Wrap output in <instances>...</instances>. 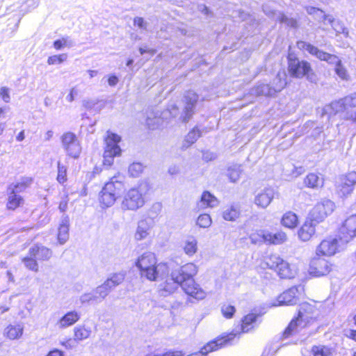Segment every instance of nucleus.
<instances>
[{
	"label": "nucleus",
	"instance_id": "6ab92c4d",
	"mask_svg": "<svg viewBox=\"0 0 356 356\" xmlns=\"http://www.w3.org/2000/svg\"><path fill=\"white\" fill-rule=\"evenodd\" d=\"M275 194V191L273 188H265L256 194L254 202L258 207L266 209L273 201Z\"/></svg>",
	"mask_w": 356,
	"mask_h": 356
},
{
	"label": "nucleus",
	"instance_id": "2eb2a0df",
	"mask_svg": "<svg viewBox=\"0 0 356 356\" xmlns=\"http://www.w3.org/2000/svg\"><path fill=\"white\" fill-rule=\"evenodd\" d=\"M301 290H302L301 286L290 288L280 294L271 306L277 307L296 304Z\"/></svg>",
	"mask_w": 356,
	"mask_h": 356
},
{
	"label": "nucleus",
	"instance_id": "ddd939ff",
	"mask_svg": "<svg viewBox=\"0 0 356 356\" xmlns=\"http://www.w3.org/2000/svg\"><path fill=\"white\" fill-rule=\"evenodd\" d=\"M198 272V267L195 264L190 262L181 266L179 268L172 272V277L183 283L186 280H193V277Z\"/></svg>",
	"mask_w": 356,
	"mask_h": 356
},
{
	"label": "nucleus",
	"instance_id": "1a4fd4ad",
	"mask_svg": "<svg viewBox=\"0 0 356 356\" xmlns=\"http://www.w3.org/2000/svg\"><path fill=\"white\" fill-rule=\"evenodd\" d=\"M356 185V172L350 171L339 175L335 181L337 193L341 197L350 196Z\"/></svg>",
	"mask_w": 356,
	"mask_h": 356
},
{
	"label": "nucleus",
	"instance_id": "5fc2aeb1",
	"mask_svg": "<svg viewBox=\"0 0 356 356\" xmlns=\"http://www.w3.org/2000/svg\"><path fill=\"white\" fill-rule=\"evenodd\" d=\"M267 231L259 230L256 232L252 233L250 235V239L252 243H264V236H266Z\"/></svg>",
	"mask_w": 356,
	"mask_h": 356
},
{
	"label": "nucleus",
	"instance_id": "b1692460",
	"mask_svg": "<svg viewBox=\"0 0 356 356\" xmlns=\"http://www.w3.org/2000/svg\"><path fill=\"white\" fill-rule=\"evenodd\" d=\"M317 224L307 219L298 229V238L302 241H308L316 232L315 227Z\"/></svg>",
	"mask_w": 356,
	"mask_h": 356
},
{
	"label": "nucleus",
	"instance_id": "13d9d810",
	"mask_svg": "<svg viewBox=\"0 0 356 356\" xmlns=\"http://www.w3.org/2000/svg\"><path fill=\"white\" fill-rule=\"evenodd\" d=\"M346 108H352L356 107V92L350 94L343 97Z\"/></svg>",
	"mask_w": 356,
	"mask_h": 356
},
{
	"label": "nucleus",
	"instance_id": "4d7b16f0",
	"mask_svg": "<svg viewBox=\"0 0 356 356\" xmlns=\"http://www.w3.org/2000/svg\"><path fill=\"white\" fill-rule=\"evenodd\" d=\"M342 118L346 120L351 121L353 124H356V109H346Z\"/></svg>",
	"mask_w": 356,
	"mask_h": 356
},
{
	"label": "nucleus",
	"instance_id": "bb28decb",
	"mask_svg": "<svg viewBox=\"0 0 356 356\" xmlns=\"http://www.w3.org/2000/svg\"><path fill=\"white\" fill-rule=\"evenodd\" d=\"M125 274L124 273H118L113 274L108 278L102 285L104 290L106 291L108 295L112 289L120 284L124 280Z\"/></svg>",
	"mask_w": 356,
	"mask_h": 356
},
{
	"label": "nucleus",
	"instance_id": "8fccbe9b",
	"mask_svg": "<svg viewBox=\"0 0 356 356\" xmlns=\"http://www.w3.org/2000/svg\"><path fill=\"white\" fill-rule=\"evenodd\" d=\"M212 220L209 214H201L197 218L196 224L202 228H208L211 225Z\"/></svg>",
	"mask_w": 356,
	"mask_h": 356
},
{
	"label": "nucleus",
	"instance_id": "a211bd4d",
	"mask_svg": "<svg viewBox=\"0 0 356 356\" xmlns=\"http://www.w3.org/2000/svg\"><path fill=\"white\" fill-rule=\"evenodd\" d=\"M338 246V240L337 238L330 237L324 239L316 248V256H332L337 252Z\"/></svg>",
	"mask_w": 356,
	"mask_h": 356
},
{
	"label": "nucleus",
	"instance_id": "69168bd1",
	"mask_svg": "<svg viewBox=\"0 0 356 356\" xmlns=\"http://www.w3.org/2000/svg\"><path fill=\"white\" fill-rule=\"evenodd\" d=\"M77 94L76 90L74 88H72L69 95H67L66 99L69 102H72L74 99V96Z\"/></svg>",
	"mask_w": 356,
	"mask_h": 356
},
{
	"label": "nucleus",
	"instance_id": "c85d7f7f",
	"mask_svg": "<svg viewBox=\"0 0 356 356\" xmlns=\"http://www.w3.org/2000/svg\"><path fill=\"white\" fill-rule=\"evenodd\" d=\"M29 254L38 260L46 261L51 257L52 252L46 247L35 245L30 248Z\"/></svg>",
	"mask_w": 356,
	"mask_h": 356
},
{
	"label": "nucleus",
	"instance_id": "4c0bfd02",
	"mask_svg": "<svg viewBox=\"0 0 356 356\" xmlns=\"http://www.w3.org/2000/svg\"><path fill=\"white\" fill-rule=\"evenodd\" d=\"M314 312V307L312 305L307 302L301 304L299 312H298V320L303 321L306 323L309 322V320L312 318L311 314Z\"/></svg>",
	"mask_w": 356,
	"mask_h": 356
},
{
	"label": "nucleus",
	"instance_id": "f257e3e1",
	"mask_svg": "<svg viewBox=\"0 0 356 356\" xmlns=\"http://www.w3.org/2000/svg\"><path fill=\"white\" fill-rule=\"evenodd\" d=\"M135 265L140 270L142 277L149 281H156L168 275L169 269L166 264H157L155 254L151 252L142 254L135 261Z\"/></svg>",
	"mask_w": 356,
	"mask_h": 356
},
{
	"label": "nucleus",
	"instance_id": "0e129e2a",
	"mask_svg": "<svg viewBox=\"0 0 356 356\" xmlns=\"http://www.w3.org/2000/svg\"><path fill=\"white\" fill-rule=\"evenodd\" d=\"M180 172V169H179V167L176 165H171L169 169H168V172L172 175H177L178 174L179 172Z\"/></svg>",
	"mask_w": 356,
	"mask_h": 356
},
{
	"label": "nucleus",
	"instance_id": "0eeeda50",
	"mask_svg": "<svg viewBox=\"0 0 356 356\" xmlns=\"http://www.w3.org/2000/svg\"><path fill=\"white\" fill-rule=\"evenodd\" d=\"M120 141V137L113 133L107 132L105 138V150L104 152L103 164L104 165L111 166L113 163L115 156H118L121 154V149L118 145Z\"/></svg>",
	"mask_w": 356,
	"mask_h": 356
},
{
	"label": "nucleus",
	"instance_id": "3c124183",
	"mask_svg": "<svg viewBox=\"0 0 356 356\" xmlns=\"http://www.w3.org/2000/svg\"><path fill=\"white\" fill-rule=\"evenodd\" d=\"M74 44L72 40H71L68 37H64L61 39L57 40L54 42V47L60 50L64 47H71Z\"/></svg>",
	"mask_w": 356,
	"mask_h": 356
},
{
	"label": "nucleus",
	"instance_id": "2f4dec72",
	"mask_svg": "<svg viewBox=\"0 0 356 356\" xmlns=\"http://www.w3.org/2000/svg\"><path fill=\"white\" fill-rule=\"evenodd\" d=\"M259 316L251 313L243 317L241 321V332L246 333L254 329L257 325V321Z\"/></svg>",
	"mask_w": 356,
	"mask_h": 356
},
{
	"label": "nucleus",
	"instance_id": "cd10ccee",
	"mask_svg": "<svg viewBox=\"0 0 356 356\" xmlns=\"http://www.w3.org/2000/svg\"><path fill=\"white\" fill-rule=\"evenodd\" d=\"M263 9H264V13L267 15L274 18L275 20H277L281 23H284L287 26H291V27L296 26L297 22L296 19H294L293 18H289L283 13L270 10H268V6L266 5L264 6Z\"/></svg>",
	"mask_w": 356,
	"mask_h": 356
},
{
	"label": "nucleus",
	"instance_id": "e2e57ef3",
	"mask_svg": "<svg viewBox=\"0 0 356 356\" xmlns=\"http://www.w3.org/2000/svg\"><path fill=\"white\" fill-rule=\"evenodd\" d=\"M119 81L118 78L115 75H111L108 79V83L111 86H115Z\"/></svg>",
	"mask_w": 356,
	"mask_h": 356
},
{
	"label": "nucleus",
	"instance_id": "473e14b6",
	"mask_svg": "<svg viewBox=\"0 0 356 356\" xmlns=\"http://www.w3.org/2000/svg\"><path fill=\"white\" fill-rule=\"evenodd\" d=\"M346 108L343 98L332 102L325 107V111L329 115H336L339 113H344Z\"/></svg>",
	"mask_w": 356,
	"mask_h": 356
},
{
	"label": "nucleus",
	"instance_id": "37998d69",
	"mask_svg": "<svg viewBox=\"0 0 356 356\" xmlns=\"http://www.w3.org/2000/svg\"><path fill=\"white\" fill-rule=\"evenodd\" d=\"M91 334V330L85 326L78 325L74 329V337L75 341H83L88 339Z\"/></svg>",
	"mask_w": 356,
	"mask_h": 356
},
{
	"label": "nucleus",
	"instance_id": "603ef678",
	"mask_svg": "<svg viewBox=\"0 0 356 356\" xmlns=\"http://www.w3.org/2000/svg\"><path fill=\"white\" fill-rule=\"evenodd\" d=\"M22 261L24 264L25 266L34 272H37L38 270V265L35 261V259L33 257H26L22 259Z\"/></svg>",
	"mask_w": 356,
	"mask_h": 356
},
{
	"label": "nucleus",
	"instance_id": "de8ad7c7",
	"mask_svg": "<svg viewBox=\"0 0 356 356\" xmlns=\"http://www.w3.org/2000/svg\"><path fill=\"white\" fill-rule=\"evenodd\" d=\"M314 356H331L330 348L325 346H314L312 348Z\"/></svg>",
	"mask_w": 356,
	"mask_h": 356
},
{
	"label": "nucleus",
	"instance_id": "39448f33",
	"mask_svg": "<svg viewBox=\"0 0 356 356\" xmlns=\"http://www.w3.org/2000/svg\"><path fill=\"white\" fill-rule=\"evenodd\" d=\"M266 264L270 269L275 270L277 275L283 279L293 278L298 273L295 265L289 264L277 254H271L266 257Z\"/></svg>",
	"mask_w": 356,
	"mask_h": 356
},
{
	"label": "nucleus",
	"instance_id": "393cba45",
	"mask_svg": "<svg viewBox=\"0 0 356 356\" xmlns=\"http://www.w3.org/2000/svg\"><path fill=\"white\" fill-rule=\"evenodd\" d=\"M151 229L152 226L147 220H139L134 234V238L138 241L147 238L150 234Z\"/></svg>",
	"mask_w": 356,
	"mask_h": 356
},
{
	"label": "nucleus",
	"instance_id": "58836bf2",
	"mask_svg": "<svg viewBox=\"0 0 356 356\" xmlns=\"http://www.w3.org/2000/svg\"><path fill=\"white\" fill-rule=\"evenodd\" d=\"M186 254L189 257L194 255L197 251V241L194 236L188 237L184 241L183 247Z\"/></svg>",
	"mask_w": 356,
	"mask_h": 356
},
{
	"label": "nucleus",
	"instance_id": "c03bdc74",
	"mask_svg": "<svg viewBox=\"0 0 356 356\" xmlns=\"http://www.w3.org/2000/svg\"><path fill=\"white\" fill-rule=\"evenodd\" d=\"M200 137L199 129L194 128L186 135L184 142L183 148H188L193 145Z\"/></svg>",
	"mask_w": 356,
	"mask_h": 356
},
{
	"label": "nucleus",
	"instance_id": "052dcab7",
	"mask_svg": "<svg viewBox=\"0 0 356 356\" xmlns=\"http://www.w3.org/2000/svg\"><path fill=\"white\" fill-rule=\"evenodd\" d=\"M134 26H138L140 29L146 30L147 22L144 20L143 17H136L134 19Z\"/></svg>",
	"mask_w": 356,
	"mask_h": 356
},
{
	"label": "nucleus",
	"instance_id": "5701e85b",
	"mask_svg": "<svg viewBox=\"0 0 356 356\" xmlns=\"http://www.w3.org/2000/svg\"><path fill=\"white\" fill-rule=\"evenodd\" d=\"M341 232L346 238H353L356 236V214L349 216L344 220Z\"/></svg>",
	"mask_w": 356,
	"mask_h": 356
},
{
	"label": "nucleus",
	"instance_id": "09e8293b",
	"mask_svg": "<svg viewBox=\"0 0 356 356\" xmlns=\"http://www.w3.org/2000/svg\"><path fill=\"white\" fill-rule=\"evenodd\" d=\"M144 170V166L141 163L134 162L129 166V174L133 177H138Z\"/></svg>",
	"mask_w": 356,
	"mask_h": 356
},
{
	"label": "nucleus",
	"instance_id": "338daca9",
	"mask_svg": "<svg viewBox=\"0 0 356 356\" xmlns=\"http://www.w3.org/2000/svg\"><path fill=\"white\" fill-rule=\"evenodd\" d=\"M47 356H64L63 353L62 351L58 350V349H54L53 350H51L47 355Z\"/></svg>",
	"mask_w": 356,
	"mask_h": 356
},
{
	"label": "nucleus",
	"instance_id": "20e7f679",
	"mask_svg": "<svg viewBox=\"0 0 356 356\" xmlns=\"http://www.w3.org/2000/svg\"><path fill=\"white\" fill-rule=\"evenodd\" d=\"M124 188V177L120 174L112 177L100 192L99 202L105 207H111Z\"/></svg>",
	"mask_w": 356,
	"mask_h": 356
},
{
	"label": "nucleus",
	"instance_id": "f704fd0d",
	"mask_svg": "<svg viewBox=\"0 0 356 356\" xmlns=\"http://www.w3.org/2000/svg\"><path fill=\"white\" fill-rule=\"evenodd\" d=\"M218 203V202L216 197L209 192L204 191L202 195L201 200L198 202L197 206L200 209H204L207 207H214Z\"/></svg>",
	"mask_w": 356,
	"mask_h": 356
},
{
	"label": "nucleus",
	"instance_id": "6e6552de",
	"mask_svg": "<svg viewBox=\"0 0 356 356\" xmlns=\"http://www.w3.org/2000/svg\"><path fill=\"white\" fill-rule=\"evenodd\" d=\"M334 203L327 199L316 203L308 214V220L318 224L323 222L334 209Z\"/></svg>",
	"mask_w": 356,
	"mask_h": 356
},
{
	"label": "nucleus",
	"instance_id": "e433bc0d",
	"mask_svg": "<svg viewBox=\"0 0 356 356\" xmlns=\"http://www.w3.org/2000/svg\"><path fill=\"white\" fill-rule=\"evenodd\" d=\"M241 214L240 209L236 205L225 207L222 211V218L227 221H235Z\"/></svg>",
	"mask_w": 356,
	"mask_h": 356
},
{
	"label": "nucleus",
	"instance_id": "c756f323",
	"mask_svg": "<svg viewBox=\"0 0 356 356\" xmlns=\"http://www.w3.org/2000/svg\"><path fill=\"white\" fill-rule=\"evenodd\" d=\"M286 241V234L282 231H280L276 233L267 232L266 236H264V243L270 245H280Z\"/></svg>",
	"mask_w": 356,
	"mask_h": 356
},
{
	"label": "nucleus",
	"instance_id": "9b49d317",
	"mask_svg": "<svg viewBox=\"0 0 356 356\" xmlns=\"http://www.w3.org/2000/svg\"><path fill=\"white\" fill-rule=\"evenodd\" d=\"M289 71L294 77L301 78L306 76L307 79H311L312 69L309 63L306 61H300L296 58H293L291 55L289 56Z\"/></svg>",
	"mask_w": 356,
	"mask_h": 356
},
{
	"label": "nucleus",
	"instance_id": "72a5a7b5",
	"mask_svg": "<svg viewBox=\"0 0 356 356\" xmlns=\"http://www.w3.org/2000/svg\"><path fill=\"white\" fill-rule=\"evenodd\" d=\"M24 332V326L22 324L10 325L5 329V335L11 340L19 339Z\"/></svg>",
	"mask_w": 356,
	"mask_h": 356
},
{
	"label": "nucleus",
	"instance_id": "4468645a",
	"mask_svg": "<svg viewBox=\"0 0 356 356\" xmlns=\"http://www.w3.org/2000/svg\"><path fill=\"white\" fill-rule=\"evenodd\" d=\"M62 144L70 156L73 158L79 157L81 147L76 136L71 133H65L62 136Z\"/></svg>",
	"mask_w": 356,
	"mask_h": 356
},
{
	"label": "nucleus",
	"instance_id": "7c9ffc66",
	"mask_svg": "<svg viewBox=\"0 0 356 356\" xmlns=\"http://www.w3.org/2000/svg\"><path fill=\"white\" fill-rule=\"evenodd\" d=\"M69 218L67 216L63 217L59 225L58 233V241L61 245L65 243L69 238Z\"/></svg>",
	"mask_w": 356,
	"mask_h": 356
},
{
	"label": "nucleus",
	"instance_id": "f3484780",
	"mask_svg": "<svg viewBox=\"0 0 356 356\" xmlns=\"http://www.w3.org/2000/svg\"><path fill=\"white\" fill-rule=\"evenodd\" d=\"M181 289L189 296L197 300H202L207 297V292L195 280H186L181 283Z\"/></svg>",
	"mask_w": 356,
	"mask_h": 356
},
{
	"label": "nucleus",
	"instance_id": "ea45409f",
	"mask_svg": "<svg viewBox=\"0 0 356 356\" xmlns=\"http://www.w3.org/2000/svg\"><path fill=\"white\" fill-rule=\"evenodd\" d=\"M324 21L325 22H327L328 24H331L337 33H343L346 37L348 35V30L341 22L336 21L332 15H327V16H324Z\"/></svg>",
	"mask_w": 356,
	"mask_h": 356
},
{
	"label": "nucleus",
	"instance_id": "4be33fe9",
	"mask_svg": "<svg viewBox=\"0 0 356 356\" xmlns=\"http://www.w3.org/2000/svg\"><path fill=\"white\" fill-rule=\"evenodd\" d=\"M179 285L181 286V283L177 282V280L172 277L171 275L170 277L168 278L164 283L160 285L159 289V295L163 297L170 296L179 289Z\"/></svg>",
	"mask_w": 356,
	"mask_h": 356
},
{
	"label": "nucleus",
	"instance_id": "a19ab883",
	"mask_svg": "<svg viewBox=\"0 0 356 356\" xmlns=\"http://www.w3.org/2000/svg\"><path fill=\"white\" fill-rule=\"evenodd\" d=\"M305 184L309 188H318L323 185V178L316 173H309L305 179Z\"/></svg>",
	"mask_w": 356,
	"mask_h": 356
},
{
	"label": "nucleus",
	"instance_id": "f03ea898",
	"mask_svg": "<svg viewBox=\"0 0 356 356\" xmlns=\"http://www.w3.org/2000/svg\"><path fill=\"white\" fill-rule=\"evenodd\" d=\"M297 47L300 50L307 51L319 60L326 61L327 63L333 65L336 74L341 80L348 81L349 79V74L346 67L342 64L341 60L337 56L320 50L316 47L304 41H298L297 42Z\"/></svg>",
	"mask_w": 356,
	"mask_h": 356
},
{
	"label": "nucleus",
	"instance_id": "79ce46f5",
	"mask_svg": "<svg viewBox=\"0 0 356 356\" xmlns=\"http://www.w3.org/2000/svg\"><path fill=\"white\" fill-rule=\"evenodd\" d=\"M306 325V323L303 321H299L298 317L291 321L289 326L286 328L284 335L285 337H288L293 333L296 332L299 330V328H302Z\"/></svg>",
	"mask_w": 356,
	"mask_h": 356
},
{
	"label": "nucleus",
	"instance_id": "423d86ee",
	"mask_svg": "<svg viewBox=\"0 0 356 356\" xmlns=\"http://www.w3.org/2000/svg\"><path fill=\"white\" fill-rule=\"evenodd\" d=\"M32 179L26 178L21 182L10 184L7 189L8 202L6 207L9 210H15L23 203L22 197L17 194L25 190L31 184Z\"/></svg>",
	"mask_w": 356,
	"mask_h": 356
},
{
	"label": "nucleus",
	"instance_id": "864d4df0",
	"mask_svg": "<svg viewBox=\"0 0 356 356\" xmlns=\"http://www.w3.org/2000/svg\"><path fill=\"white\" fill-rule=\"evenodd\" d=\"M235 312V307L231 305L223 304L221 307V313L226 318H232Z\"/></svg>",
	"mask_w": 356,
	"mask_h": 356
},
{
	"label": "nucleus",
	"instance_id": "7ed1b4c3",
	"mask_svg": "<svg viewBox=\"0 0 356 356\" xmlns=\"http://www.w3.org/2000/svg\"><path fill=\"white\" fill-rule=\"evenodd\" d=\"M149 189L147 182H140L124 192L121 209L123 211H137L142 208L145 203V195Z\"/></svg>",
	"mask_w": 356,
	"mask_h": 356
},
{
	"label": "nucleus",
	"instance_id": "bf43d9fd",
	"mask_svg": "<svg viewBox=\"0 0 356 356\" xmlns=\"http://www.w3.org/2000/svg\"><path fill=\"white\" fill-rule=\"evenodd\" d=\"M307 11L308 14L309 15H314L316 16V17L321 19L323 18L324 19V16H327L325 15L323 12V10L318 9L314 7H309L307 8Z\"/></svg>",
	"mask_w": 356,
	"mask_h": 356
},
{
	"label": "nucleus",
	"instance_id": "9d476101",
	"mask_svg": "<svg viewBox=\"0 0 356 356\" xmlns=\"http://www.w3.org/2000/svg\"><path fill=\"white\" fill-rule=\"evenodd\" d=\"M286 74L284 72H278V78L279 84H277L276 86L270 87L268 84L260 83L256 86L251 90L252 95L259 96V95H265V96H272L277 92L281 91L286 85Z\"/></svg>",
	"mask_w": 356,
	"mask_h": 356
},
{
	"label": "nucleus",
	"instance_id": "a18cd8bd",
	"mask_svg": "<svg viewBox=\"0 0 356 356\" xmlns=\"http://www.w3.org/2000/svg\"><path fill=\"white\" fill-rule=\"evenodd\" d=\"M241 172V166L234 165L227 169V177L232 182H236L240 179Z\"/></svg>",
	"mask_w": 356,
	"mask_h": 356
},
{
	"label": "nucleus",
	"instance_id": "680f3d73",
	"mask_svg": "<svg viewBox=\"0 0 356 356\" xmlns=\"http://www.w3.org/2000/svg\"><path fill=\"white\" fill-rule=\"evenodd\" d=\"M0 96L5 102H9L10 100L9 89L6 87H1L0 88Z\"/></svg>",
	"mask_w": 356,
	"mask_h": 356
},
{
	"label": "nucleus",
	"instance_id": "412c9836",
	"mask_svg": "<svg viewBox=\"0 0 356 356\" xmlns=\"http://www.w3.org/2000/svg\"><path fill=\"white\" fill-rule=\"evenodd\" d=\"M198 99L197 95L193 91H188L184 96L185 107L183 120L188 121L193 113V108Z\"/></svg>",
	"mask_w": 356,
	"mask_h": 356
},
{
	"label": "nucleus",
	"instance_id": "f8f14e48",
	"mask_svg": "<svg viewBox=\"0 0 356 356\" xmlns=\"http://www.w3.org/2000/svg\"><path fill=\"white\" fill-rule=\"evenodd\" d=\"M236 337V334L231 332L220 338H218L215 341L208 343L202 348L201 350L197 353H192L188 356H206L209 352L218 350L229 343Z\"/></svg>",
	"mask_w": 356,
	"mask_h": 356
},
{
	"label": "nucleus",
	"instance_id": "c9c22d12",
	"mask_svg": "<svg viewBox=\"0 0 356 356\" xmlns=\"http://www.w3.org/2000/svg\"><path fill=\"white\" fill-rule=\"evenodd\" d=\"M298 223V218L297 215L292 212L288 211L286 212L281 220V224L289 229H294L297 227Z\"/></svg>",
	"mask_w": 356,
	"mask_h": 356
},
{
	"label": "nucleus",
	"instance_id": "dca6fc26",
	"mask_svg": "<svg viewBox=\"0 0 356 356\" xmlns=\"http://www.w3.org/2000/svg\"><path fill=\"white\" fill-rule=\"evenodd\" d=\"M330 270L331 265L325 259L315 257L310 261L309 272L314 276H323L328 274Z\"/></svg>",
	"mask_w": 356,
	"mask_h": 356
},
{
	"label": "nucleus",
	"instance_id": "aec40b11",
	"mask_svg": "<svg viewBox=\"0 0 356 356\" xmlns=\"http://www.w3.org/2000/svg\"><path fill=\"white\" fill-rule=\"evenodd\" d=\"M107 296L106 291L104 290V287L101 285L90 292L82 294L79 300L81 304L95 302H101Z\"/></svg>",
	"mask_w": 356,
	"mask_h": 356
},
{
	"label": "nucleus",
	"instance_id": "49530a36",
	"mask_svg": "<svg viewBox=\"0 0 356 356\" xmlns=\"http://www.w3.org/2000/svg\"><path fill=\"white\" fill-rule=\"evenodd\" d=\"M58 174L56 180L60 184H64L67 181V168L65 165L61 163L60 161L57 162Z\"/></svg>",
	"mask_w": 356,
	"mask_h": 356
},
{
	"label": "nucleus",
	"instance_id": "774afa93",
	"mask_svg": "<svg viewBox=\"0 0 356 356\" xmlns=\"http://www.w3.org/2000/svg\"><path fill=\"white\" fill-rule=\"evenodd\" d=\"M162 356H183L181 351H168L163 354Z\"/></svg>",
	"mask_w": 356,
	"mask_h": 356
},
{
	"label": "nucleus",
	"instance_id": "a878e982",
	"mask_svg": "<svg viewBox=\"0 0 356 356\" xmlns=\"http://www.w3.org/2000/svg\"><path fill=\"white\" fill-rule=\"evenodd\" d=\"M79 318L80 314L78 312L70 311L58 320L57 325L61 329L66 328L76 323Z\"/></svg>",
	"mask_w": 356,
	"mask_h": 356
},
{
	"label": "nucleus",
	"instance_id": "6e6d98bb",
	"mask_svg": "<svg viewBox=\"0 0 356 356\" xmlns=\"http://www.w3.org/2000/svg\"><path fill=\"white\" fill-rule=\"evenodd\" d=\"M67 56L65 54H62L59 55H54L49 56L47 59V63L49 65H56L60 64L65 60H67Z\"/></svg>",
	"mask_w": 356,
	"mask_h": 356
}]
</instances>
